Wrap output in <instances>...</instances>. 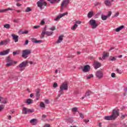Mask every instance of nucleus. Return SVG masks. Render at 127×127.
<instances>
[{
	"instance_id": "16",
	"label": "nucleus",
	"mask_w": 127,
	"mask_h": 127,
	"mask_svg": "<svg viewBox=\"0 0 127 127\" xmlns=\"http://www.w3.org/2000/svg\"><path fill=\"white\" fill-rule=\"evenodd\" d=\"M94 68L96 69H98V68H100V67L102 66V64H101L100 63H99V62H97L96 61L94 62Z\"/></svg>"
},
{
	"instance_id": "14",
	"label": "nucleus",
	"mask_w": 127,
	"mask_h": 127,
	"mask_svg": "<svg viewBox=\"0 0 127 127\" xmlns=\"http://www.w3.org/2000/svg\"><path fill=\"white\" fill-rule=\"evenodd\" d=\"M9 51H10V50H9V49H8L5 51L0 52V56H3L4 55H7V54L9 53Z\"/></svg>"
},
{
	"instance_id": "52",
	"label": "nucleus",
	"mask_w": 127,
	"mask_h": 127,
	"mask_svg": "<svg viewBox=\"0 0 127 127\" xmlns=\"http://www.w3.org/2000/svg\"><path fill=\"white\" fill-rule=\"evenodd\" d=\"M111 15H112V11H110L108 12V15H107V16L108 17H110V16H111Z\"/></svg>"
},
{
	"instance_id": "64",
	"label": "nucleus",
	"mask_w": 127,
	"mask_h": 127,
	"mask_svg": "<svg viewBox=\"0 0 127 127\" xmlns=\"http://www.w3.org/2000/svg\"><path fill=\"white\" fill-rule=\"evenodd\" d=\"M16 5L17 6H21V4L20 3H17Z\"/></svg>"
},
{
	"instance_id": "23",
	"label": "nucleus",
	"mask_w": 127,
	"mask_h": 127,
	"mask_svg": "<svg viewBox=\"0 0 127 127\" xmlns=\"http://www.w3.org/2000/svg\"><path fill=\"white\" fill-rule=\"evenodd\" d=\"M93 15H94V12L93 11H89L87 14V16L88 18H91L93 17Z\"/></svg>"
},
{
	"instance_id": "9",
	"label": "nucleus",
	"mask_w": 127,
	"mask_h": 127,
	"mask_svg": "<svg viewBox=\"0 0 127 127\" xmlns=\"http://www.w3.org/2000/svg\"><path fill=\"white\" fill-rule=\"evenodd\" d=\"M96 76L97 78L98 79H102L104 76V74L103 73V71L101 70H98L96 72Z\"/></svg>"
},
{
	"instance_id": "55",
	"label": "nucleus",
	"mask_w": 127,
	"mask_h": 127,
	"mask_svg": "<svg viewBox=\"0 0 127 127\" xmlns=\"http://www.w3.org/2000/svg\"><path fill=\"white\" fill-rule=\"evenodd\" d=\"M19 20V19H14L13 20V21L14 22L17 23L18 22Z\"/></svg>"
},
{
	"instance_id": "44",
	"label": "nucleus",
	"mask_w": 127,
	"mask_h": 127,
	"mask_svg": "<svg viewBox=\"0 0 127 127\" xmlns=\"http://www.w3.org/2000/svg\"><path fill=\"white\" fill-rule=\"evenodd\" d=\"M27 112H28V113H34V110L27 109Z\"/></svg>"
},
{
	"instance_id": "53",
	"label": "nucleus",
	"mask_w": 127,
	"mask_h": 127,
	"mask_svg": "<svg viewBox=\"0 0 127 127\" xmlns=\"http://www.w3.org/2000/svg\"><path fill=\"white\" fill-rule=\"evenodd\" d=\"M83 122L87 124V123H89V122H90V120H89V119H84Z\"/></svg>"
},
{
	"instance_id": "56",
	"label": "nucleus",
	"mask_w": 127,
	"mask_h": 127,
	"mask_svg": "<svg viewBox=\"0 0 127 127\" xmlns=\"http://www.w3.org/2000/svg\"><path fill=\"white\" fill-rule=\"evenodd\" d=\"M13 79L15 80V81H17V80H18V77L16 76H15L13 77Z\"/></svg>"
},
{
	"instance_id": "29",
	"label": "nucleus",
	"mask_w": 127,
	"mask_h": 127,
	"mask_svg": "<svg viewBox=\"0 0 127 127\" xmlns=\"http://www.w3.org/2000/svg\"><path fill=\"white\" fill-rule=\"evenodd\" d=\"M0 102H1L2 104H6V99H3L2 97H0Z\"/></svg>"
},
{
	"instance_id": "46",
	"label": "nucleus",
	"mask_w": 127,
	"mask_h": 127,
	"mask_svg": "<svg viewBox=\"0 0 127 127\" xmlns=\"http://www.w3.org/2000/svg\"><path fill=\"white\" fill-rule=\"evenodd\" d=\"M27 33H28V31L27 30L21 32V34H27Z\"/></svg>"
},
{
	"instance_id": "34",
	"label": "nucleus",
	"mask_w": 127,
	"mask_h": 127,
	"mask_svg": "<svg viewBox=\"0 0 127 127\" xmlns=\"http://www.w3.org/2000/svg\"><path fill=\"white\" fill-rule=\"evenodd\" d=\"M4 28H6V29H9L10 28V25L9 24H5L3 25Z\"/></svg>"
},
{
	"instance_id": "28",
	"label": "nucleus",
	"mask_w": 127,
	"mask_h": 127,
	"mask_svg": "<svg viewBox=\"0 0 127 127\" xmlns=\"http://www.w3.org/2000/svg\"><path fill=\"white\" fill-rule=\"evenodd\" d=\"M20 54V51H16L14 52H13V56H15V55H19Z\"/></svg>"
},
{
	"instance_id": "62",
	"label": "nucleus",
	"mask_w": 127,
	"mask_h": 127,
	"mask_svg": "<svg viewBox=\"0 0 127 127\" xmlns=\"http://www.w3.org/2000/svg\"><path fill=\"white\" fill-rule=\"evenodd\" d=\"M44 127H50V125H49V124H45Z\"/></svg>"
},
{
	"instance_id": "37",
	"label": "nucleus",
	"mask_w": 127,
	"mask_h": 127,
	"mask_svg": "<svg viewBox=\"0 0 127 127\" xmlns=\"http://www.w3.org/2000/svg\"><path fill=\"white\" fill-rule=\"evenodd\" d=\"M31 10H32L31 8H30V7H28L25 10V12H29V11H31Z\"/></svg>"
},
{
	"instance_id": "22",
	"label": "nucleus",
	"mask_w": 127,
	"mask_h": 127,
	"mask_svg": "<svg viewBox=\"0 0 127 127\" xmlns=\"http://www.w3.org/2000/svg\"><path fill=\"white\" fill-rule=\"evenodd\" d=\"M123 28H125V26L122 25L120 27L116 28L115 29V31H116V32H119L121 31V30H122V29H123Z\"/></svg>"
},
{
	"instance_id": "33",
	"label": "nucleus",
	"mask_w": 127,
	"mask_h": 127,
	"mask_svg": "<svg viewBox=\"0 0 127 127\" xmlns=\"http://www.w3.org/2000/svg\"><path fill=\"white\" fill-rule=\"evenodd\" d=\"M108 16L107 15H101V18L102 20H107V18H108Z\"/></svg>"
},
{
	"instance_id": "5",
	"label": "nucleus",
	"mask_w": 127,
	"mask_h": 127,
	"mask_svg": "<svg viewBox=\"0 0 127 127\" xmlns=\"http://www.w3.org/2000/svg\"><path fill=\"white\" fill-rule=\"evenodd\" d=\"M13 63H17V62H13L10 56L7 58V64H6V67H10Z\"/></svg>"
},
{
	"instance_id": "59",
	"label": "nucleus",
	"mask_w": 127,
	"mask_h": 127,
	"mask_svg": "<svg viewBox=\"0 0 127 127\" xmlns=\"http://www.w3.org/2000/svg\"><path fill=\"white\" fill-rule=\"evenodd\" d=\"M79 116H80V118H81V119H84V116L83 115V114L82 113H79Z\"/></svg>"
},
{
	"instance_id": "41",
	"label": "nucleus",
	"mask_w": 127,
	"mask_h": 127,
	"mask_svg": "<svg viewBox=\"0 0 127 127\" xmlns=\"http://www.w3.org/2000/svg\"><path fill=\"white\" fill-rule=\"evenodd\" d=\"M63 90H62V89H60V91H59V93H60V94L59 95V97H60L61 96V95H63Z\"/></svg>"
},
{
	"instance_id": "61",
	"label": "nucleus",
	"mask_w": 127,
	"mask_h": 127,
	"mask_svg": "<svg viewBox=\"0 0 127 127\" xmlns=\"http://www.w3.org/2000/svg\"><path fill=\"white\" fill-rule=\"evenodd\" d=\"M46 28H47V25H45L44 27V30L43 31H46Z\"/></svg>"
},
{
	"instance_id": "2",
	"label": "nucleus",
	"mask_w": 127,
	"mask_h": 127,
	"mask_svg": "<svg viewBox=\"0 0 127 127\" xmlns=\"http://www.w3.org/2000/svg\"><path fill=\"white\" fill-rule=\"evenodd\" d=\"M27 64H28V61H24L17 66V68H19L20 71H23L25 69V67H26Z\"/></svg>"
},
{
	"instance_id": "51",
	"label": "nucleus",
	"mask_w": 127,
	"mask_h": 127,
	"mask_svg": "<svg viewBox=\"0 0 127 127\" xmlns=\"http://www.w3.org/2000/svg\"><path fill=\"white\" fill-rule=\"evenodd\" d=\"M120 14V13L119 12H117L114 16L113 17H117L118 16V15Z\"/></svg>"
},
{
	"instance_id": "13",
	"label": "nucleus",
	"mask_w": 127,
	"mask_h": 127,
	"mask_svg": "<svg viewBox=\"0 0 127 127\" xmlns=\"http://www.w3.org/2000/svg\"><path fill=\"white\" fill-rule=\"evenodd\" d=\"M113 1H114V0H105L104 3L106 6H111Z\"/></svg>"
},
{
	"instance_id": "6",
	"label": "nucleus",
	"mask_w": 127,
	"mask_h": 127,
	"mask_svg": "<svg viewBox=\"0 0 127 127\" xmlns=\"http://www.w3.org/2000/svg\"><path fill=\"white\" fill-rule=\"evenodd\" d=\"M37 4L38 7H40V9H43V7H42L43 5L46 6L47 5V3L44 1V0H40L37 2Z\"/></svg>"
},
{
	"instance_id": "15",
	"label": "nucleus",
	"mask_w": 127,
	"mask_h": 127,
	"mask_svg": "<svg viewBox=\"0 0 127 127\" xmlns=\"http://www.w3.org/2000/svg\"><path fill=\"white\" fill-rule=\"evenodd\" d=\"M36 101H38L40 98V89H37L36 90Z\"/></svg>"
},
{
	"instance_id": "50",
	"label": "nucleus",
	"mask_w": 127,
	"mask_h": 127,
	"mask_svg": "<svg viewBox=\"0 0 127 127\" xmlns=\"http://www.w3.org/2000/svg\"><path fill=\"white\" fill-rule=\"evenodd\" d=\"M50 30H52V31H54L55 30L56 28L55 26H53L51 28H50Z\"/></svg>"
},
{
	"instance_id": "26",
	"label": "nucleus",
	"mask_w": 127,
	"mask_h": 127,
	"mask_svg": "<svg viewBox=\"0 0 127 127\" xmlns=\"http://www.w3.org/2000/svg\"><path fill=\"white\" fill-rule=\"evenodd\" d=\"M7 10H12V8H8L6 9H0V12H5Z\"/></svg>"
},
{
	"instance_id": "32",
	"label": "nucleus",
	"mask_w": 127,
	"mask_h": 127,
	"mask_svg": "<svg viewBox=\"0 0 127 127\" xmlns=\"http://www.w3.org/2000/svg\"><path fill=\"white\" fill-rule=\"evenodd\" d=\"M126 117H127V114H124L123 113H121V120L125 119Z\"/></svg>"
},
{
	"instance_id": "39",
	"label": "nucleus",
	"mask_w": 127,
	"mask_h": 127,
	"mask_svg": "<svg viewBox=\"0 0 127 127\" xmlns=\"http://www.w3.org/2000/svg\"><path fill=\"white\" fill-rule=\"evenodd\" d=\"M40 107H41V108H45V104H44V103L42 102L40 103Z\"/></svg>"
},
{
	"instance_id": "7",
	"label": "nucleus",
	"mask_w": 127,
	"mask_h": 127,
	"mask_svg": "<svg viewBox=\"0 0 127 127\" xmlns=\"http://www.w3.org/2000/svg\"><path fill=\"white\" fill-rule=\"evenodd\" d=\"M47 35V36H50V35H52L53 34V32L52 31H42L41 33V38H44V35Z\"/></svg>"
},
{
	"instance_id": "47",
	"label": "nucleus",
	"mask_w": 127,
	"mask_h": 127,
	"mask_svg": "<svg viewBox=\"0 0 127 127\" xmlns=\"http://www.w3.org/2000/svg\"><path fill=\"white\" fill-rule=\"evenodd\" d=\"M57 87H58V84H57V82H55L54 83V85H53V87L54 88H57Z\"/></svg>"
},
{
	"instance_id": "57",
	"label": "nucleus",
	"mask_w": 127,
	"mask_h": 127,
	"mask_svg": "<svg viewBox=\"0 0 127 127\" xmlns=\"http://www.w3.org/2000/svg\"><path fill=\"white\" fill-rule=\"evenodd\" d=\"M29 42V41H28V40H26L24 45H27Z\"/></svg>"
},
{
	"instance_id": "43",
	"label": "nucleus",
	"mask_w": 127,
	"mask_h": 127,
	"mask_svg": "<svg viewBox=\"0 0 127 127\" xmlns=\"http://www.w3.org/2000/svg\"><path fill=\"white\" fill-rule=\"evenodd\" d=\"M100 4H101V2H96L94 3L95 6H98V5H100Z\"/></svg>"
},
{
	"instance_id": "45",
	"label": "nucleus",
	"mask_w": 127,
	"mask_h": 127,
	"mask_svg": "<svg viewBox=\"0 0 127 127\" xmlns=\"http://www.w3.org/2000/svg\"><path fill=\"white\" fill-rule=\"evenodd\" d=\"M3 109H4V106L3 105H0V112H1Z\"/></svg>"
},
{
	"instance_id": "8",
	"label": "nucleus",
	"mask_w": 127,
	"mask_h": 127,
	"mask_svg": "<svg viewBox=\"0 0 127 127\" xmlns=\"http://www.w3.org/2000/svg\"><path fill=\"white\" fill-rule=\"evenodd\" d=\"M60 90H63L64 91H67L68 90V84L67 83L64 82L60 87Z\"/></svg>"
},
{
	"instance_id": "10",
	"label": "nucleus",
	"mask_w": 127,
	"mask_h": 127,
	"mask_svg": "<svg viewBox=\"0 0 127 127\" xmlns=\"http://www.w3.org/2000/svg\"><path fill=\"white\" fill-rule=\"evenodd\" d=\"M70 0H63L61 4V6H64V7H67L68 4L70 3Z\"/></svg>"
},
{
	"instance_id": "63",
	"label": "nucleus",
	"mask_w": 127,
	"mask_h": 127,
	"mask_svg": "<svg viewBox=\"0 0 127 127\" xmlns=\"http://www.w3.org/2000/svg\"><path fill=\"white\" fill-rule=\"evenodd\" d=\"M69 123H70V124H72V123H73V122H74V121H73V120L69 119Z\"/></svg>"
},
{
	"instance_id": "3",
	"label": "nucleus",
	"mask_w": 127,
	"mask_h": 127,
	"mask_svg": "<svg viewBox=\"0 0 127 127\" xmlns=\"http://www.w3.org/2000/svg\"><path fill=\"white\" fill-rule=\"evenodd\" d=\"M31 54V50L26 49L22 51V57L24 58V59H26L27 57H28V55H30Z\"/></svg>"
},
{
	"instance_id": "40",
	"label": "nucleus",
	"mask_w": 127,
	"mask_h": 127,
	"mask_svg": "<svg viewBox=\"0 0 127 127\" xmlns=\"http://www.w3.org/2000/svg\"><path fill=\"white\" fill-rule=\"evenodd\" d=\"M71 111L72 112H78V108L77 107H74L71 109Z\"/></svg>"
},
{
	"instance_id": "60",
	"label": "nucleus",
	"mask_w": 127,
	"mask_h": 127,
	"mask_svg": "<svg viewBox=\"0 0 127 127\" xmlns=\"http://www.w3.org/2000/svg\"><path fill=\"white\" fill-rule=\"evenodd\" d=\"M40 27V26H39V25H38V26H34V27H33V28H34V29H37V28H39Z\"/></svg>"
},
{
	"instance_id": "36",
	"label": "nucleus",
	"mask_w": 127,
	"mask_h": 127,
	"mask_svg": "<svg viewBox=\"0 0 127 127\" xmlns=\"http://www.w3.org/2000/svg\"><path fill=\"white\" fill-rule=\"evenodd\" d=\"M61 17H62L60 15H59L56 18L54 19V20H55V21H58L60 20Z\"/></svg>"
},
{
	"instance_id": "35",
	"label": "nucleus",
	"mask_w": 127,
	"mask_h": 127,
	"mask_svg": "<svg viewBox=\"0 0 127 127\" xmlns=\"http://www.w3.org/2000/svg\"><path fill=\"white\" fill-rule=\"evenodd\" d=\"M109 61H116L117 59L114 57H110L109 59Z\"/></svg>"
},
{
	"instance_id": "11",
	"label": "nucleus",
	"mask_w": 127,
	"mask_h": 127,
	"mask_svg": "<svg viewBox=\"0 0 127 127\" xmlns=\"http://www.w3.org/2000/svg\"><path fill=\"white\" fill-rule=\"evenodd\" d=\"M80 21H76L73 25V26L71 27V30H76L77 27H78V24H81Z\"/></svg>"
},
{
	"instance_id": "18",
	"label": "nucleus",
	"mask_w": 127,
	"mask_h": 127,
	"mask_svg": "<svg viewBox=\"0 0 127 127\" xmlns=\"http://www.w3.org/2000/svg\"><path fill=\"white\" fill-rule=\"evenodd\" d=\"M91 94H92V92L91 91L88 90L86 91L85 95L81 98L82 100H84V99H85L86 97H89V96H90Z\"/></svg>"
},
{
	"instance_id": "31",
	"label": "nucleus",
	"mask_w": 127,
	"mask_h": 127,
	"mask_svg": "<svg viewBox=\"0 0 127 127\" xmlns=\"http://www.w3.org/2000/svg\"><path fill=\"white\" fill-rule=\"evenodd\" d=\"M48 0L50 2V3H54L56 1H57V2H59V1H60L61 0Z\"/></svg>"
},
{
	"instance_id": "49",
	"label": "nucleus",
	"mask_w": 127,
	"mask_h": 127,
	"mask_svg": "<svg viewBox=\"0 0 127 127\" xmlns=\"http://www.w3.org/2000/svg\"><path fill=\"white\" fill-rule=\"evenodd\" d=\"M116 71L117 72V73H118V74H122V70H120L119 69H117Z\"/></svg>"
},
{
	"instance_id": "24",
	"label": "nucleus",
	"mask_w": 127,
	"mask_h": 127,
	"mask_svg": "<svg viewBox=\"0 0 127 127\" xmlns=\"http://www.w3.org/2000/svg\"><path fill=\"white\" fill-rule=\"evenodd\" d=\"M63 41V36H60L59 39L56 42V43H61V42Z\"/></svg>"
},
{
	"instance_id": "54",
	"label": "nucleus",
	"mask_w": 127,
	"mask_h": 127,
	"mask_svg": "<svg viewBox=\"0 0 127 127\" xmlns=\"http://www.w3.org/2000/svg\"><path fill=\"white\" fill-rule=\"evenodd\" d=\"M111 77H112V78H116V73H112V74H111Z\"/></svg>"
},
{
	"instance_id": "27",
	"label": "nucleus",
	"mask_w": 127,
	"mask_h": 127,
	"mask_svg": "<svg viewBox=\"0 0 127 127\" xmlns=\"http://www.w3.org/2000/svg\"><path fill=\"white\" fill-rule=\"evenodd\" d=\"M28 111H27V108L25 107H23V110H22V114L24 115H26L27 114Z\"/></svg>"
},
{
	"instance_id": "20",
	"label": "nucleus",
	"mask_w": 127,
	"mask_h": 127,
	"mask_svg": "<svg viewBox=\"0 0 127 127\" xmlns=\"http://www.w3.org/2000/svg\"><path fill=\"white\" fill-rule=\"evenodd\" d=\"M10 41V40L9 39H7L4 41H2V45H7L8 43H9V42Z\"/></svg>"
},
{
	"instance_id": "58",
	"label": "nucleus",
	"mask_w": 127,
	"mask_h": 127,
	"mask_svg": "<svg viewBox=\"0 0 127 127\" xmlns=\"http://www.w3.org/2000/svg\"><path fill=\"white\" fill-rule=\"evenodd\" d=\"M45 104H49V100H48V99H46L45 100Z\"/></svg>"
},
{
	"instance_id": "30",
	"label": "nucleus",
	"mask_w": 127,
	"mask_h": 127,
	"mask_svg": "<svg viewBox=\"0 0 127 127\" xmlns=\"http://www.w3.org/2000/svg\"><path fill=\"white\" fill-rule=\"evenodd\" d=\"M32 42L34 43H41V42H43V41L40 40H32Z\"/></svg>"
},
{
	"instance_id": "25",
	"label": "nucleus",
	"mask_w": 127,
	"mask_h": 127,
	"mask_svg": "<svg viewBox=\"0 0 127 127\" xmlns=\"http://www.w3.org/2000/svg\"><path fill=\"white\" fill-rule=\"evenodd\" d=\"M26 103L28 105H30V104H32V103H33V100L31 99H27Z\"/></svg>"
},
{
	"instance_id": "38",
	"label": "nucleus",
	"mask_w": 127,
	"mask_h": 127,
	"mask_svg": "<svg viewBox=\"0 0 127 127\" xmlns=\"http://www.w3.org/2000/svg\"><path fill=\"white\" fill-rule=\"evenodd\" d=\"M93 77H94V75L92 74L86 76L87 80H88L89 79H91V78H93Z\"/></svg>"
},
{
	"instance_id": "19",
	"label": "nucleus",
	"mask_w": 127,
	"mask_h": 127,
	"mask_svg": "<svg viewBox=\"0 0 127 127\" xmlns=\"http://www.w3.org/2000/svg\"><path fill=\"white\" fill-rule=\"evenodd\" d=\"M12 37H13V40H14L15 42H18V36L15 35L14 34H12L11 35Z\"/></svg>"
},
{
	"instance_id": "1",
	"label": "nucleus",
	"mask_w": 127,
	"mask_h": 127,
	"mask_svg": "<svg viewBox=\"0 0 127 127\" xmlns=\"http://www.w3.org/2000/svg\"><path fill=\"white\" fill-rule=\"evenodd\" d=\"M120 110L114 109L113 110L112 114L110 116H105L104 117V120L105 121H115L118 117H119L120 113Z\"/></svg>"
},
{
	"instance_id": "17",
	"label": "nucleus",
	"mask_w": 127,
	"mask_h": 127,
	"mask_svg": "<svg viewBox=\"0 0 127 127\" xmlns=\"http://www.w3.org/2000/svg\"><path fill=\"white\" fill-rule=\"evenodd\" d=\"M38 123V121H37L36 119H33L30 121V123L31 124L32 126H36Z\"/></svg>"
},
{
	"instance_id": "4",
	"label": "nucleus",
	"mask_w": 127,
	"mask_h": 127,
	"mask_svg": "<svg viewBox=\"0 0 127 127\" xmlns=\"http://www.w3.org/2000/svg\"><path fill=\"white\" fill-rule=\"evenodd\" d=\"M89 25H91L92 29H95L98 27V23L96 22V20L91 19L89 22Z\"/></svg>"
},
{
	"instance_id": "48",
	"label": "nucleus",
	"mask_w": 127,
	"mask_h": 127,
	"mask_svg": "<svg viewBox=\"0 0 127 127\" xmlns=\"http://www.w3.org/2000/svg\"><path fill=\"white\" fill-rule=\"evenodd\" d=\"M40 24L41 25H44V24H45V21H44V20H42L41 21Z\"/></svg>"
},
{
	"instance_id": "12",
	"label": "nucleus",
	"mask_w": 127,
	"mask_h": 127,
	"mask_svg": "<svg viewBox=\"0 0 127 127\" xmlns=\"http://www.w3.org/2000/svg\"><path fill=\"white\" fill-rule=\"evenodd\" d=\"M90 70H91V66L89 65H84L82 71L84 72V73H87V72H89Z\"/></svg>"
},
{
	"instance_id": "21",
	"label": "nucleus",
	"mask_w": 127,
	"mask_h": 127,
	"mask_svg": "<svg viewBox=\"0 0 127 127\" xmlns=\"http://www.w3.org/2000/svg\"><path fill=\"white\" fill-rule=\"evenodd\" d=\"M110 54H109V53H106L105 52H104L103 53V55L102 56V59L103 60H105V58H107V57H109V55Z\"/></svg>"
},
{
	"instance_id": "42",
	"label": "nucleus",
	"mask_w": 127,
	"mask_h": 127,
	"mask_svg": "<svg viewBox=\"0 0 127 127\" xmlns=\"http://www.w3.org/2000/svg\"><path fill=\"white\" fill-rule=\"evenodd\" d=\"M68 14V12L63 13L62 14H60L61 15V17H63L64 15H67Z\"/></svg>"
}]
</instances>
